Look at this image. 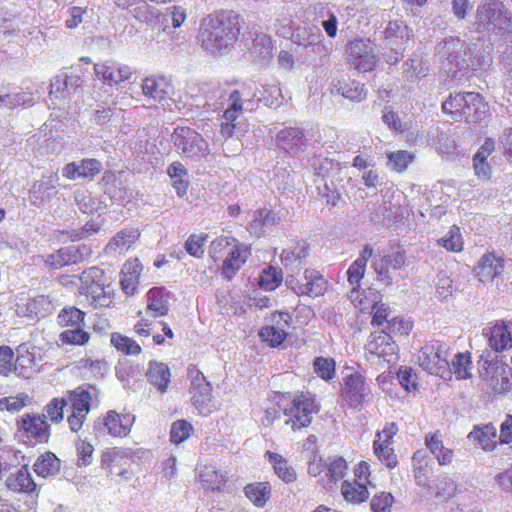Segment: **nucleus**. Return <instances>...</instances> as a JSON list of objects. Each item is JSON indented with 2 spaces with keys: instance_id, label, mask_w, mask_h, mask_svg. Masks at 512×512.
Listing matches in <instances>:
<instances>
[{
  "instance_id": "obj_43",
  "label": "nucleus",
  "mask_w": 512,
  "mask_h": 512,
  "mask_svg": "<svg viewBox=\"0 0 512 512\" xmlns=\"http://www.w3.org/2000/svg\"><path fill=\"white\" fill-rule=\"evenodd\" d=\"M425 445L435 456L440 465H447L452 462L454 452L452 449L444 446L441 435L438 431L426 435Z\"/></svg>"
},
{
  "instance_id": "obj_23",
  "label": "nucleus",
  "mask_w": 512,
  "mask_h": 512,
  "mask_svg": "<svg viewBox=\"0 0 512 512\" xmlns=\"http://www.w3.org/2000/svg\"><path fill=\"white\" fill-rule=\"evenodd\" d=\"M370 393L365 377L355 372L344 379V395L353 407L362 406L365 397Z\"/></svg>"
},
{
  "instance_id": "obj_50",
  "label": "nucleus",
  "mask_w": 512,
  "mask_h": 512,
  "mask_svg": "<svg viewBox=\"0 0 512 512\" xmlns=\"http://www.w3.org/2000/svg\"><path fill=\"white\" fill-rule=\"evenodd\" d=\"M110 341L112 346L123 355L137 356L142 352L141 346L133 338L119 332L112 333Z\"/></svg>"
},
{
  "instance_id": "obj_31",
  "label": "nucleus",
  "mask_w": 512,
  "mask_h": 512,
  "mask_svg": "<svg viewBox=\"0 0 512 512\" xmlns=\"http://www.w3.org/2000/svg\"><path fill=\"white\" fill-rule=\"evenodd\" d=\"M145 376L147 381L160 393L167 391L171 381V372L167 364L155 360L150 361Z\"/></svg>"
},
{
  "instance_id": "obj_44",
  "label": "nucleus",
  "mask_w": 512,
  "mask_h": 512,
  "mask_svg": "<svg viewBox=\"0 0 512 512\" xmlns=\"http://www.w3.org/2000/svg\"><path fill=\"white\" fill-rule=\"evenodd\" d=\"M203 487L211 491H221L227 482L226 474L213 465H205L199 473Z\"/></svg>"
},
{
  "instance_id": "obj_34",
  "label": "nucleus",
  "mask_w": 512,
  "mask_h": 512,
  "mask_svg": "<svg viewBox=\"0 0 512 512\" xmlns=\"http://www.w3.org/2000/svg\"><path fill=\"white\" fill-rule=\"evenodd\" d=\"M172 90L173 86L165 76H149L142 83L143 94L155 100L165 99Z\"/></svg>"
},
{
  "instance_id": "obj_11",
  "label": "nucleus",
  "mask_w": 512,
  "mask_h": 512,
  "mask_svg": "<svg viewBox=\"0 0 512 512\" xmlns=\"http://www.w3.org/2000/svg\"><path fill=\"white\" fill-rule=\"evenodd\" d=\"M287 283L298 296L319 297L328 288V281L315 269H306L301 276H290Z\"/></svg>"
},
{
  "instance_id": "obj_7",
  "label": "nucleus",
  "mask_w": 512,
  "mask_h": 512,
  "mask_svg": "<svg viewBox=\"0 0 512 512\" xmlns=\"http://www.w3.org/2000/svg\"><path fill=\"white\" fill-rule=\"evenodd\" d=\"M51 432V424L40 413H24L16 421V435L28 447L47 444Z\"/></svg>"
},
{
  "instance_id": "obj_21",
  "label": "nucleus",
  "mask_w": 512,
  "mask_h": 512,
  "mask_svg": "<svg viewBox=\"0 0 512 512\" xmlns=\"http://www.w3.org/2000/svg\"><path fill=\"white\" fill-rule=\"evenodd\" d=\"M96 76L105 84L118 85L128 80L132 74L129 66L115 62L105 61L94 65Z\"/></svg>"
},
{
  "instance_id": "obj_16",
  "label": "nucleus",
  "mask_w": 512,
  "mask_h": 512,
  "mask_svg": "<svg viewBox=\"0 0 512 512\" xmlns=\"http://www.w3.org/2000/svg\"><path fill=\"white\" fill-rule=\"evenodd\" d=\"M251 255V247L235 240L221 266L222 275L231 280L246 263Z\"/></svg>"
},
{
  "instance_id": "obj_22",
  "label": "nucleus",
  "mask_w": 512,
  "mask_h": 512,
  "mask_svg": "<svg viewBox=\"0 0 512 512\" xmlns=\"http://www.w3.org/2000/svg\"><path fill=\"white\" fill-rule=\"evenodd\" d=\"M275 141L279 149L284 150L291 156L303 150L307 145L304 132L298 127H285L281 129L277 133Z\"/></svg>"
},
{
  "instance_id": "obj_24",
  "label": "nucleus",
  "mask_w": 512,
  "mask_h": 512,
  "mask_svg": "<svg viewBox=\"0 0 512 512\" xmlns=\"http://www.w3.org/2000/svg\"><path fill=\"white\" fill-rule=\"evenodd\" d=\"M503 270L504 260L492 252L484 253L474 268L476 277L483 283L493 282Z\"/></svg>"
},
{
  "instance_id": "obj_62",
  "label": "nucleus",
  "mask_w": 512,
  "mask_h": 512,
  "mask_svg": "<svg viewBox=\"0 0 512 512\" xmlns=\"http://www.w3.org/2000/svg\"><path fill=\"white\" fill-rule=\"evenodd\" d=\"M207 239L208 235L206 233L191 234L185 242L186 252L195 258H201L204 255V246Z\"/></svg>"
},
{
  "instance_id": "obj_53",
  "label": "nucleus",
  "mask_w": 512,
  "mask_h": 512,
  "mask_svg": "<svg viewBox=\"0 0 512 512\" xmlns=\"http://www.w3.org/2000/svg\"><path fill=\"white\" fill-rule=\"evenodd\" d=\"M437 244L448 252L459 253L464 248V241L457 225H452L445 236L437 240Z\"/></svg>"
},
{
  "instance_id": "obj_36",
  "label": "nucleus",
  "mask_w": 512,
  "mask_h": 512,
  "mask_svg": "<svg viewBox=\"0 0 512 512\" xmlns=\"http://www.w3.org/2000/svg\"><path fill=\"white\" fill-rule=\"evenodd\" d=\"M15 373L19 376L28 378L36 366V357L34 347L22 343L17 347V356L15 358Z\"/></svg>"
},
{
  "instance_id": "obj_28",
  "label": "nucleus",
  "mask_w": 512,
  "mask_h": 512,
  "mask_svg": "<svg viewBox=\"0 0 512 512\" xmlns=\"http://www.w3.org/2000/svg\"><path fill=\"white\" fill-rule=\"evenodd\" d=\"M488 369L493 373L489 384L493 396L504 395L512 390V368L489 363L486 371Z\"/></svg>"
},
{
  "instance_id": "obj_8",
  "label": "nucleus",
  "mask_w": 512,
  "mask_h": 512,
  "mask_svg": "<svg viewBox=\"0 0 512 512\" xmlns=\"http://www.w3.org/2000/svg\"><path fill=\"white\" fill-rule=\"evenodd\" d=\"M135 452L127 447H109L102 451L100 456V467L108 476L117 477L122 481L132 479L134 472Z\"/></svg>"
},
{
  "instance_id": "obj_27",
  "label": "nucleus",
  "mask_w": 512,
  "mask_h": 512,
  "mask_svg": "<svg viewBox=\"0 0 512 512\" xmlns=\"http://www.w3.org/2000/svg\"><path fill=\"white\" fill-rule=\"evenodd\" d=\"M406 252L395 251L374 261V270L382 280L391 282L390 270H399L406 265Z\"/></svg>"
},
{
  "instance_id": "obj_30",
  "label": "nucleus",
  "mask_w": 512,
  "mask_h": 512,
  "mask_svg": "<svg viewBox=\"0 0 512 512\" xmlns=\"http://www.w3.org/2000/svg\"><path fill=\"white\" fill-rule=\"evenodd\" d=\"M139 237L140 231L137 228H123L110 239L106 245V251L122 255L135 244Z\"/></svg>"
},
{
  "instance_id": "obj_12",
  "label": "nucleus",
  "mask_w": 512,
  "mask_h": 512,
  "mask_svg": "<svg viewBox=\"0 0 512 512\" xmlns=\"http://www.w3.org/2000/svg\"><path fill=\"white\" fill-rule=\"evenodd\" d=\"M348 63L358 72H371L376 68L378 59L369 41L355 39L346 48Z\"/></svg>"
},
{
  "instance_id": "obj_20",
  "label": "nucleus",
  "mask_w": 512,
  "mask_h": 512,
  "mask_svg": "<svg viewBox=\"0 0 512 512\" xmlns=\"http://www.w3.org/2000/svg\"><path fill=\"white\" fill-rule=\"evenodd\" d=\"M491 117V109L485 97L479 92H472L466 103L463 122L476 125L487 122Z\"/></svg>"
},
{
  "instance_id": "obj_39",
  "label": "nucleus",
  "mask_w": 512,
  "mask_h": 512,
  "mask_svg": "<svg viewBox=\"0 0 512 512\" xmlns=\"http://www.w3.org/2000/svg\"><path fill=\"white\" fill-rule=\"evenodd\" d=\"M61 469V461L55 453L46 451L40 454L33 464V471L38 477L49 478L53 477Z\"/></svg>"
},
{
  "instance_id": "obj_3",
  "label": "nucleus",
  "mask_w": 512,
  "mask_h": 512,
  "mask_svg": "<svg viewBox=\"0 0 512 512\" xmlns=\"http://www.w3.org/2000/svg\"><path fill=\"white\" fill-rule=\"evenodd\" d=\"M78 296L84 306L93 309L109 307L114 298L111 284L107 281L105 271L99 267H89L80 275Z\"/></svg>"
},
{
  "instance_id": "obj_14",
  "label": "nucleus",
  "mask_w": 512,
  "mask_h": 512,
  "mask_svg": "<svg viewBox=\"0 0 512 512\" xmlns=\"http://www.w3.org/2000/svg\"><path fill=\"white\" fill-rule=\"evenodd\" d=\"M174 145L186 157H201L204 150L205 141L202 136L194 129L179 126L175 128L172 134Z\"/></svg>"
},
{
  "instance_id": "obj_54",
  "label": "nucleus",
  "mask_w": 512,
  "mask_h": 512,
  "mask_svg": "<svg viewBox=\"0 0 512 512\" xmlns=\"http://www.w3.org/2000/svg\"><path fill=\"white\" fill-rule=\"evenodd\" d=\"M348 470L346 460L341 456L329 457L327 459L325 479L328 482L336 483L343 479Z\"/></svg>"
},
{
  "instance_id": "obj_47",
  "label": "nucleus",
  "mask_w": 512,
  "mask_h": 512,
  "mask_svg": "<svg viewBox=\"0 0 512 512\" xmlns=\"http://www.w3.org/2000/svg\"><path fill=\"white\" fill-rule=\"evenodd\" d=\"M86 313L75 306H65L57 316V323L62 328H74L85 325Z\"/></svg>"
},
{
  "instance_id": "obj_49",
  "label": "nucleus",
  "mask_w": 512,
  "mask_h": 512,
  "mask_svg": "<svg viewBox=\"0 0 512 512\" xmlns=\"http://www.w3.org/2000/svg\"><path fill=\"white\" fill-rule=\"evenodd\" d=\"M67 407V400L64 397H53L43 407V416L50 424L58 425L64 420V410Z\"/></svg>"
},
{
  "instance_id": "obj_64",
  "label": "nucleus",
  "mask_w": 512,
  "mask_h": 512,
  "mask_svg": "<svg viewBox=\"0 0 512 512\" xmlns=\"http://www.w3.org/2000/svg\"><path fill=\"white\" fill-rule=\"evenodd\" d=\"M394 497L391 493L377 492L371 499L370 508L372 512H391Z\"/></svg>"
},
{
  "instance_id": "obj_4",
  "label": "nucleus",
  "mask_w": 512,
  "mask_h": 512,
  "mask_svg": "<svg viewBox=\"0 0 512 512\" xmlns=\"http://www.w3.org/2000/svg\"><path fill=\"white\" fill-rule=\"evenodd\" d=\"M99 389L96 385L85 384L68 390L64 398L70 408L67 423L72 432L82 429L87 416L91 410L93 400H98Z\"/></svg>"
},
{
  "instance_id": "obj_57",
  "label": "nucleus",
  "mask_w": 512,
  "mask_h": 512,
  "mask_svg": "<svg viewBox=\"0 0 512 512\" xmlns=\"http://www.w3.org/2000/svg\"><path fill=\"white\" fill-rule=\"evenodd\" d=\"M283 280L282 271L274 266H268L260 274L259 285L269 291L275 290Z\"/></svg>"
},
{
  "instance_id": "obj_33",
  "label": "nucleus",
  "mask_w": 512,
  "mask_h": 512,
  "mask_svg": "<svg viewBox=\"0 0 512 512\" xmlns=\"http://www.w3.org/2000/svg\"><path fill=\"white\" fill-rule=\"evenodd\" d=\"M468 439L485 451H492L497 445V430L492 423L474 426Z\"/></svg>"
},
{
  "instance_id": "obj_46",
  "label": "nucleus",
  "mask_w": 512,
  "mask_h": 512,
  "mask_svg": "<svg viewBox=\"0 0 512 512\" xmlns=\"http://www.w3.org/2000/svg\"><path fill=\"white\" fill-rule=\"evenodd\" d=\"M333 87L337 93L352 101H361L366 97L364 85L355 80L338 79Z\"/></svg>"
},
{
  "instance_id": "obj_51",
  "label": "nucleus",
  "mask_w": 512,
  "mask_h": 512,
  "mask_svg": "<svg viewBox=\"0 0 512 512\" xmlns=\"http://www.w3.org/2000/svg\"><path fill=\"white\" fill-rule=\"evenodd\" d=\"M51 307V301L47 296L39 295L27 300L24 305V315L30 318L45 317Z\"/></svg>"
},
{
  "instance_id": "obj_61",
  "label": "nucleus",
  "mask_w": 512,
  "mask_h": 512,
  "mask_svg": "<svg viewBox=\"0 0 512 512\" xmlns=\"http://www.w3.org/2000/svg\"><path fill=\"white\" fill-rule=\"evenodd\" d=\"M236 238L220 235L211 241L209 245V256L213 261L218 262L224 257L228 248L234 244Z\"/></svg>"
},
{
  "instance_id": "obj_29",
  "label": "nucleus",
  "mask_w": 512,
  "mask_h": 512,
  "mask_svg": "<svg viewBox=\"0 0 512 512\" xmlns=\"http://www.w3.org/2000/svg\"><path fill=\"white\" fill-rule=\"evenodd\" d=\"M146 313L154 318L163 317L169 311L170 292L164 287H153L147 294Z\"/></svg>"
},
{
  "instance_id": "obj_63",
  "label": "nucleus",
  "mask_w": 512,
  "mask_h": 512,
  "mask_svg": "<svg viewBox=\"0 0 512 512\" xmlns=\"http://www.w3.org/2000/svg\"><path fill=\"white\" fill-rule=\"evenodd\" d=\"M412 460L414 463V477L417 483L422 486L426 485L430 472L428 469L429 460L425 456H422L420 451H417L413 455Z\"/></svg>"
},
{
  "instance_id": "obj_32",
  "label": "nucleus",
  "mask_w": 512,
  "mask_h": 512,
  "mask_svg": "<svg viewBox=\"0 0 512 512\" xmlns=\"http://www.w3.org/2000/svg\"><path fill=\"white\" fill-rule=\"evenodd\" d=\"M473 91L450 94L442 103V112L455 122H462L466 103Z\"/></svg>"
},
{
  "instance_id": "obj_9",
  "label": "nucleus",
  "mask_w": 512,
  "mask_h": 512,
  "mask_svg": "<svg viewBox=\"0 0 512 512\" xmlns=\"http://www.w3.org/2000/svg\"><path fill=\"white\" fill-rule=\"evenodd\" d=\"M437 54L444 61L449 72L455 74L457 71L466 70L474 66L472 54L466 42L458 37L444 39L437 46Z\"/></svg>"
},
{
  "instance_id": "obj_2",
  "label": "nucleus",
  "mask_w": 512,
  "mask_h": 512,
  "mask_svg": "<svg viewBox=\"0 0 512 512\" xmlns=\"http://www.w3.org/2000/svg\"><path fill=\"white\" fill-rule=\"evenodd\" d=\"M243 19L233 10H220L207 15L200 24L198 42L203 50L223 55L239 40Z\"/></svg>"
},
{
  "instance_id": "obj_37",
  "label": "nucleus",
  "mask_w": 512,
  "mask_h": 512,
  "mask_svg": "<svg viewBox=\"0 0 512 512\" xmlns=\"http://www.w3.org/2000/svg\"><path fill=\"white\" fill-rule=\"evenodd\" d=\"M246 498L257 508H263L270 500L272 487L270 482H252L244 486Z\"/></svg>"
},
{
  "instance_id": "obj_19",
  "label": "nucleus",
  "mask_w": 512,
  "mask_h": 512,
  "mask_svg": "<svg viewBox=\"0 0 512 512\" xmlns=\"http://www.w3.org/2000/svg\"><path fill=\"white\" fill-rule=\"evenodd\" d=\"M135 415L132 413H118L109 410L103 417V426L107 433L114 438L127 437L135 423Z\"/></svg>"
},
{
  "instance_id": "obj_60",
  "label": "nucleus",
  "mask_w": 512,
  "mask_h": 512,
  "mask_svg": "<svg viewBox=\"0 0 512 512\" xmlns=\"http://www.w3.org/2000/svg\"><path fill=\"white\" fill-rule=\"evenodd\" d=\"M314 371L318 377L329 381L335 377L336 362L333 358L316 357L313 361Z\"/></svg>"
},
{
  "instance_id": "obj_5",
  "label": "nucleus",
  "mask_w": 512,
  "mask_h": 512,
  "mask_svg": "<svg viewBox=\"0 0 512 512\" xmlns=\"http://www.w3.org/2000/svg\"><path fill=\"white\" fill-rule=\"evenodd\" d=\"M474 25L478 32L505 34L512 31V18L502 2L489 0L478 7Z\"/></svg>"
},
{
  "instance_id": "obj_40",
  "label": "nucleus",
  "mask_w": 512,
  "mask_h": 512,
  "mask_svg": "<svg viewBox=\"0 0 512 512\" xmlns=\"http://www.w3.org/2000/svg\"><path fill=\"white\" fill-rule=\"evenodd\" d=\"M101 171L100 162H69L64 170V176L70 180L92 179Z\"/></svg>"
},
{
  "instance_id": "obj_18",
  "label": "nucleus",
  "mask_w": 512,
  "mask_h": 512,
  "mask_svg": "<svg viewBox=\"0 0 512 512\" xmlns=\"http://www.w3.org/2000/svg\"><path fill=\"white\" fill-rule=\"evenodd\" d=\"M229 106L224 110L220 123V134L223 138H231L235 133L236 120L243 113V100L239 90L229 95Z\"/></svg>"
},
{
  "instance_id": "obj_17",
  "label": "nucleus",
  "mask_w": 512,
  "mask_h": 512,
  "mask_svg": "<svg viewBox=\"0 0 512 512\" xmlns=\"http://www.w3.org/2000/svg\"><path fill=\"white\" fill-rule=\"evenodd\" d=\"M511 325V321L496 320L491 322L487 331L483 333L493 351L501 353L512 347Z\"/></svg>"
},
{
  "instance_id": "obj_56",
  "label": "nucleus",
  "mask_w": 512,
  "mask_h": 512,
  "mask_svg": "<svg viewBox=\"0 0 512 512\" xmlns=\"http://www.w3.org/2000/svg\"><path fill=\"white\" fill-rule=\"evenodd\" d=\"M321 37L320 30L316 27L300 26L297 27L293 34V41L301 46L308 47L319 40Z\"/></svg>"
},
{
  "instance_id": "obj_52",
  "label": "nucleus",
  "mask_w": 512,
  "mask_h": 512,
  "mask_svg": "<svg viewBox=\"0 0 512 512\" xmlns=\"http://www.w3.org/2000/svg\"><path fill=\"white\" fill-rule=\"evenodd\" d=\"M84 326L67 328L59 334L62 344L71 346H85L91 339V334L83 329Z\"/></svg>"
},
{
  "instance_id": "obj_45",
  "label": "nucleus",
  "mask_w": 512,
  "mask_h": 512,
  "mask_svg": "<svg viewBox=\"0 0 512 512\" xmlns=\"http://www.w3.org/2000/svg\"><path fill=\"white\" fill-rule=\"evenodd\" d=\"M343 498L352 504H360L369 499V491L366 484H359L356 481L344 480L341 484Z\"/></svg>"
},
{
  "instance_id": "obj_41",
  "label": "nucleus",
  "mask_w": 512,
  "mask_h": 512,
  "mask_svg": "<svg viewBox=\"0 0 512 512\" xmlns=\"http://www.w3.org/2000/svg\"><path fill=\"white\" fill-rule=\"evenodd\" d=\"M350 300L353 305L361 312H368L372 310L378 302L381 301V295L374 289L360 290V288L353 287L349 294Z\"/></svg>"
},
{
  "instance_id": "obj_13",
  "label": "nucleus",
  "mask_w": 512,
  "mask_h": 512,
  "mask_svg": "<svg viewBox=\"0 0 512 512\" xmlns=\"http://www.w3.org/2000/svg\"><path fill=\"white\" fill-rule=\"evenodd\" d=\"M365 353L368 359L377 358L389 363L397 358L398 346L386 331L373 332L365 344Z\"/></svg>"
},
{
  "instance_id": "obj_48",
  "label": "nucleus",
  "mask_w": 512,
  "mask_h": 512,
  "mask_svg": "<svg viewBox=\"0 0 512 512\" xmlns=\"http://www.w3.org/2000/svg\"><path fill=\"white\" fill-rule=\"evenodd\" d=\"M168 174L177 195L183 197L189 188V175L187 170L181 162H173L168 168Z\"/></svg>"
},
{
  "instance_id": "obj_38",
  "label": "nucleus",
  "mask_w": 512,
  "mask_h": 512,
  "mask_svg": "<svg viewBox=\"0 0 512 512\" xmlns=\"http://www.w3.org/2000/svg\"><path fill=\"white\" fill-rule=\"evenodd\" d=\"M265 458L271 463L274 473L284 483L290 484L296 481L297 473L293 466H291L288 460L281 454L267 451Z\"/></svg>"
},
{
  "instance_id": "obj_26",
  "label": "nucleus",
  "mask_w": 512,
  "mask_h": 512,
  "mask_svg": "<svg viewBox=\"0 0 512 512\" xmlns=\"http://www.w3.org/2000/svg\"><path fill=\"white\" fill-rule=\"evenodd\" d=\"M143 266L138 258L128 259L120 271V286L122 291L132 296L136 293Z\"/></svg>"
},
{
  "instance_id": "obj_25",
  "label": "nucleus",
  "mask_w": 512,
  "mask_h": 512,
  "mask_svg": "<svg viewBox=\"0 0 512 512\" xmlns=\"http://www.w3.org/2000/svg\"><path fill=\"white\" fill-rule=\"evenodd\" d=\"M6 488L15 493L26 495L38 494V486L35 483L27 465H23L15 473H11L6 481Z\"/></svg>"
},
{
  "instance_id": "obj_55",
  "label": "nucleus",
  "mask_w": 512,
  "mask_h": 512,
  "mask_svg": "<svg viewBox=\"0 0 512 512\" xmlns=\"http://www.w3.org/2000/svg\"><path fill=\"white\" fill-rule=\"evenodd\" d=\"M427 73L428 64L421 57L412 58L404 63L403 75L410 82L425 77Z\"/></svg>"
},
{
  "instance_id": "obj_35",
  "label": "nucleus",
  "mask_w": 512,
  "mask_h": 512,
  "mask_svg": "<svg viewBox=\"0 0 512 512\" xmlns=\"http://www.w3.org/2000/svg\"><path fill=\"white\" fill-rule=\"evenodd\" d=\"M309 256V245L304 240L293 241L280 254V260L285 267L301 265Z\"/></svg>"
},
{
  "instance_id": "obj_42",
  "label": "nucleus",
  "mask_w": 512,
  "mask_h": 512,
  "mask_svg": "<svg viewBox=\"0 0 512 512\" xmlns=\"http://www.w3.org/2000/svg\"><path fill=\"white\" fill-rule=\"evenodd\" d=\"M372 255L373 248L370 245H365L359 257L348 268L347 280L353 287H360V281L365 275L367 262Z\"/></svg>"
},
{
  "instance_id": "obj_6",
  "label": "nucleus",
  "mask_w": 512,
  "mask_h": 512,
  "mask_svg": "<svg viewBox=\"0 0 512 512\" xmlns=\"http://www.w3.org/2000/svg\"><path fill=\"white\" fill-rule=\"evenodd\" d=\"M449 356V349L445 343L432 340L426 342L420 348L417 361L419 366L427 373L442 379H449L452 373Z\"/></svg>"
},
{
  "instance_id": "obj_15",
  "label": "nucleus",
  "mask_w": 512,
  "mask_h": 512,
  "mask_svg": "<svg viewBox=\"0 0 512 512\" xmlns=\"http://www.w3.org/2000/svg\"><path fill=\"white\" fill-rule=\"evenodd\" d=\"M91 255L86 245L62 247L47 256L45 262L52 269H60L66 265L83 262Z\"/></svg>"
},
{
  "instance_id": "obj_59",
  "label": "nucleus",
  "mask_w": 512,
  "mask_h": 512,
  "mask_svg": "<svg viewBox=\"0 0 512 512\" xmlns=\"http://www.w3.org/2000/svg\"><path fill=\"white\" fill-rule=\"evenodd\" d=\"M193 431L194 428L192 424L187 420H176L171 425L170 441L177 445L181 444L192 435Z\"/></svg>"
},
{
  "instance_id": "obj_1",
  "label": "nucleus",
  "mask_w": 512,
  "mask_h": 512,
  "mask_svg": "<svg viewBox=\"0 0 512 512\" xmlns=\"http://www.w3.org/2000/svg\"><path fill=\"white\" fill-rule=\"evenodd\" d=\"M319 407L314 395L308 392H280L274 391L268 398L261 422L269 427L281 418L286 416L285 424L292 431L297 432L308 428L313 415L318 413Z\"/></svg>"
},
{
  "instance_id": "obj_10",
  "label": "nucleus",
  "mask_w": 512,
  "mask_h": 512,
  "mask_svg": "<svg viewBox=\"0 0 512 512\" xmlns=\"http://www.w3.org/2000/svg\"><path fill=\"white\" fill-rule=\"evenodd\" d=\"M188 378L191 381L190 398L193 406L201 415L211 414L216 409L211 383L196 366L188 368Z\"/></svg>"
},
{
  "instance_id": "obj_58",
  "label": "nucleus",
  "mask_w": 512,
  "mask_h": 512,
  "mask_svg": "<svg viewBox=\"0 0 512 512\" xmlns=\"http://www.w3.org/2000/svg\"><path fill=\"white\" fill-rule=\"evenodd\" d=\"M259 337L263 342H266L271 347H278L287 337L284 327H275L267 325L260 329Z\"/></svg>"
}]
</instances>
